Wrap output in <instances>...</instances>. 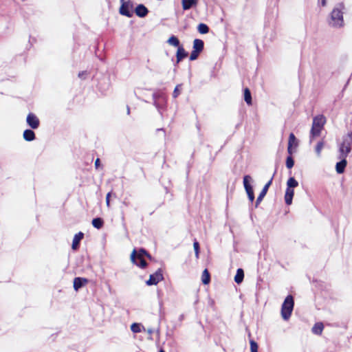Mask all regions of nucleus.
<instances>
[{
	"label": "nucleus",
	"mask_w": 352,
	"mask_h": 352,
	"mask_svg": "<svg viewBox=\"0 0 352 352\" xmlns=\"http://www.w3.org/2000/svg\"><path fill=\"white\" fill-rule=\"evenodd\" d=\"M153 104L157 109L158 112L162 115V111L166 109L167 99L166 96L162 91H157L153 94Z\"/></svg>",
	"instance_id": "39448f33"
},
{
	"label": "nucleus",
	"mask_w": 352,
	"mask_h": 352,
	"mask_svg": "<svg viewBox=\"0 0 352 352\" xmlns=\"http://www.w3.org/2000/svg\"><path fill=\"white\" fill-rule=\"evenodd\" d=\"M339 153L348 155L352 151V131L342 137V142L339 145Z\"/></svg>",
	"instance_id": "0eeeda50"
},
{
	"label": "nucleus",
	"mask_w": 352,
	"mask_h": 352,
	"mask_svg": "<svg viewBox=\"0 0 352 352\" xmlns=\"http://www.w3.org/2000/svg\"><path fill=\"white\" fill-rule=\"evenodd\" d=\"M326 123V118L323 115H318L313 118L312 126L310 131V142L313 139L320 135L321 131Z\"/></svg>",
	"instance_id": "f03ea898"
},
{
	"label": "nucleus",
	"mask_w": 352,
	"mask_h": 352,
	"mask_svg": "<svg viewBox=\"0 0 352 352\" xmlns=\"http://www.w3.org/2000/svg\"><path fill=\"white\" fill-rule=\"evenodd\" d=\"M348 155L339 153L338 159L340 160L336 164V170L337 173L342 174L344 172L347 165L346 157Z\"/></svg>",
	"instance_id": "9d476101"
},
{
	"label": "nucleus",
	"mask_w": 352,
	"mask_h": 352,
	"mask_svg": "<svg viewBox=\"0 0 352 352\" xmlns=\"http://www.w3.org/2000/svg\"><path fill=\"white\" fill-rule=\"evenodd\" d=\"M144 258V254L140 252V248L138 249L134 248L130 256L132 263L141 269H146L148 266V263Z\"/></svg>",
	"instance_id": "423d86ee"
},
{
	"label": "nucleus",
	"mask_w": 352,
	"mask_h": 352,
	"mask_svg": "<svg viewBox=\"0 0 352 352\" xmlns=\"http://www.w3.org/2000/svg\"><path fill=\"white\" fill-rule=\"evenodd\" d=\"M340 7H343V4H342V3H341V4L340 5Z\"/></svg>",
	"instance_id": "603ef678"
},
{
	"label": "nucleus",
	"mask_w": 352,
	"mask_h": 352,
	"mask_svg": "<svg viewBox=\"0 0 352 352\" xmlns=\"http://www.w3.org/2000/svg\"><path fill=\"white\" fill-rule=\"evenodd\" d=\"M182 87V85H177L175 87V89L173 91V97L174 98H176L178 97V96L180 94V89L179 88Z\"/></svg>",
	"instance_id": "58836bf2"
},
{
	"label": "nucleus",
	"mask_w": 352,
	"mask_h": 352,
	"mask_svg": "<svg viewBox=\"0 0 352 352\" xmlns=\"http://www.w3.org/2000/svg\"><path fill=\"white\" fill-rule=\"evenodd\" d=\"M157 332L158 333H160V329H158L157 330Z\"/></svg>",
	"instance_id": "3c124183"
},
{
	"label": "nucleus",
	"mask_w": 352,
	"mask_h": 352,
	"mask_svg": "<svg viewBox=\"0 0 352 352\" xmlns=\"http://www.w3.org/2000/svg\"><path fill=\"white\" fill-rule=\"evenodd\" d=\"M130 112H131L130 107H129V105H127V106H126V113H127L128 115H129V114H130Z\"/></svg>",
	"instance_id": "a18cd8bd"
},
{
	"label": "nucleus",
	"mask_w": 352,
	"mask_h": 352,
	"mask_svg": "<svg viewBox=\"0 0 352 352\" xmlns=\"http://www.w3.org/2000/svg\"><path fill=\"white\" fill-rule=\"evenodd\" d=\"M164 279L162 270L159 268L155 273L149 276L148 280L146 281V284L148 286L156 285L160 281Z\"/></svg>",
	"instance_id": "1a4fd4ad"
},
{
	"label": "nucleus",
	"mask_w": 352,
	"mask_h": 352,
	"mask_svg": "<svg viewBox=\"0 0 352 352\" xmlns=\"http://www.w3.org/2000/svg\"><path fill=\"white\" fill-rule=\"evenodd\" d=\"M244 278V271L242 268H239L236 270V273L234 276V281L237 284H240L243 282Z\"/></svg>",
	"instance_id": "393cba45"
},
{
	"label": "nucleus",
	"mask_w": 352,
	"mask_h": 352,
	"mask_svg": "<svg viewBox=\"0 0 352 352\" xmlns=\"http://www.w3.org/2000/svg\"><path fill=\"white\" fill-rule=\"evenodd\" d=\"M294 307V299L292 295H288L285 298L281 306V316L284 320H288L292 314Z\"/></svg>",
	"instance_id": "7ed1b4c3"
},
{
	"label": "nucleus",
	"mask_w": 352,
	"mask_h": 352,
	"mask_svg": "<svg viewBox=\"0 0 352 352\" xmlns=\"http://www.w3.org/2000/svg\"><path fill=\"white\" fill-rule=\"evenodd\" d=\"M95 168L98 170H102L103 165L102 164L100 158H97L94 164Z\"/></svg>",
	"instance_id": "4c0bfd02"
},
{
	"label": "nucleus",
	"mask_w": 352,
	"mask_h": 352,
	"mask_svg": "<svg viewBox=\"0 0 352 352\" xmlns=\"http://www.w3.org/2000/svg\"><path fill=\"white\" fill-rule=\"evenodd\" d=\"M85 75H86V72H82L81 73H79L78 76L82 78V76H84Z\"/></svg>",
	"instance_id": "c03bdc74"
},
{
	"label": "nucleus",
	"mask_w": 352,
	"mask_h": 352,
	"mask_svg": "<svg viewBox=\"0 0 352 352\" xmlns=\"http://www.w3.org/2000/svg\"><path fill=\"white\" fill-rule=\"evenodd\" d=\"M112 194V192H109L106 196V204L108 207L110 206V197Z\"/></svg>",
	"instance_id": "ea45409f"
},
{
	"label": "nucleus",
	"mask_w": 352,
	"mask_h": 352,
	"mask_svg": "<svg viewBox=\"0 0 352 352\" xmlns=\"http://www.w3.org/2000/svg\"><path fill=\"white\" fill-rule=\"evenodd\" d=\"M243 96H244V100L248 105H251L252 104V94L249 88L245 87L243 89Z\"/></svg>",
	"instance_id": "5701e85b"
},
{
	"label": "nucleus",
	"mask_w": 352,
	"mask_h": 352,
	"mask_svg": "<svg viewBox=\"0 0 352 352\" xmlns=\"http://www.w3.org/2000/svg\"><path fill=\"white\" fill-rule=\"evenodd\" d=\"M320 3L322 6H325L327 5V0H321Z\"/></svg>",
	"instance_id": "37998d69"
},
{
	"label": "nucleus",
	"mask_w": 352,
	"mask_h": 352,
	"mask_svg": "<svg viewBox=\"0 0 352 352\" xmlns=\"http://www.w3.org/2000/svg\"><path fill=\"white\" fill-rule=\"evenodd\" d=\"M251 352H258V345L254 340H250Z\"/></svg>",
	"instance_id": "f704fd0d"
},
{
	"label": "nucleus",
	"mask_w": 352,
	"mask_h": 352,
	"mask_svg": "<svg viewBox=\"0 0 352 352\" xmlns=\"http://www.w3.org/2000/svg\"><path fill=\"white\" fill-rule=\"evenodd\" d=\"M204 49V42L199 38L193 41L192 50L201 53Z\"/></svg>",
	"instance_id": "aec40b11"
},
{
	"label": "nucleus",
	"mask_w": 352,
	"mask_h": 352,
	"mask_svg": "<svg viewBox=\"0 0 352 352\" xmlns=\"http://www.w3.org/2000/svg\"><path fill=\"white\" fill-rule=\"evenodd\" d=\"M157 131H163V129H158Z\"/></svg>",
	"instance_id": "8fccbe9b"
},
{
	"label": "nucleus",
	"mask_w": 352,
	"mask_h": 352,
	"mask_svg": "<svg viewBox=\"0 0 352 352\" xmlns=\"http://www.w3.org/2000/svg\"><path fill=\"white\" fill-rule=\"evenodd\" d=\"M248 199L250 200V201L251 203H252L254 201V199H255L254 193L248 195Z\"/></svg>",
	"instance_id": "a19ab883"
},
{
	"label": "nucleus",
	"mask_w": 352,
	"mask_h": 352,
	"mask_svg": "<svg viewBox=\"0 0 352 352\" xmlns=\"http://www.w3.org/2000/svg\"><path fill=\"white\" fill-rule=\"evenodd\" d=\"M193 248L195 250V256L197 258H198L200 252V245L199 243L196 239L193 242Z\"/></svg>",
	"instance_id": "473e14b6"
},
{
	"label": "nucleus",
	"mask_w": 352,
	"mask_h": 352,
	"mask_svg": "<svg viewBox=\"0 0 352 352\" xmlns=\"http://www.w3.org/2000/svg\"><path fill=\"white\" fill-rule=\"evenodd\" d=\"M298 186V181L294 177H291L287 182V188L294 189Z\"/></svg>",
	"instance_id": "c756f323"
},
{
	"label": "nucleus",
	"mask_w": 352,
	"mask_h": 352,
	"mask_svg": "<svg viewBox=\"0 0 352 352\" xmlns=\"http://www.w3.org/2000/svg\"><path fill=\"white\" fill-rule=\"evenodd\" d=\"M179 63H177V60L175 61V63H174V66L176 67Z\"/></svg>",
	"instance_id": "49530a36"
},
{
	"label": "nucleus",
	"mask_w": 352,
	"mask_h": 352,
	"mask_svg": "<svg viewBox=\"0 0 352 352\" xmlns=\"http://www.w3.org/2000/svg\"><path fill=\"white\" fill-rule=\"evenodd\" d=\"M323 329H324V325H323L322 322H318L315 323V324L312 327L311 331H312L313 333H314L316 335H321L322 332L323 331Z\"/></svg>",
	"instance_id": "b1692460"
},
{
	"label": "nucleus",
	"mask_w": 352,
	"mask_h": 352,
	"mask_svg": "<svg viewBox=\"0 0 352 352\" xmlns=\"http://www.w3.org/2000/svg\"><path fill=\"white\" fill-rule=\"evenodd\" d=\"M272 180H273V176L271 177V179L263 186L262 190L261 191L260 194L258 195V197H257V199L256 200V203H255V207L256 208H257L258 206L260 203L262 201V200L263 199V198L266 195V194H267V191L269 190V188L270 187V186L272 184Z\"/></svg>",
	"instance_id": "9b49d317"
},
{
	"label": "nucleus",
	"mask_w": 352,
	"mask_h": 352,
	"mask_svg": "<svg viewBox=\"0 0 352 352\" xmlns=\"http://www.w3.org/2000/svg\"><path fill=\"white\" fill-rule=\"evenodd\" d=\"M159 352H165V351L161 349H160Z\"/></svg>",
	"instance_id": "de8ad7c7"
},
{
	"label": "nucleus",
	"mask_w": 352,
	"mask_h": 352,
	"mask_svg": "<svg viewBox=\"0 0 352 352\" xmlns=\"http://www.w3.org/2000/svg\"><path fill=\"white\" fill-rule=\"evenodd\" d=\"M197 4L198 0H182V5L184 10H188L195 8Z\"/></svg>",
	"instance_id": "f3484780"
},
{
	"label": "nucleus",
	"mask_w": 352,
	"mask_h": 352,
	"mask_svg": "<svg viewBox=\"0 0 352 352\" xmlns=\"http://www.w3.org/2000/svg\"><path fill=\"white\" fill-rule=\"evenodd\" d=\"M210 28L209 27L203 23H201L197 26V31L202 34H205L209 32Z\"/></svg>",
	"instance_id": "c85d7f7f"
},
{
	"label": "nucleus",
	"mask_w": 352,
	"mask_h": 352,
	"mask_svg": "<svg viewBox=\"0 0 352 352\" xmlns=\"http://www.w3.org/2000/svg\"><path fill=\"white\" fill-rule=\"evenodd\" d=\"M134 12L138 17L144 18L148 14L149 10L144 4L140 3L135 7Z\"/></svg>",
	"instance_id": "4468645a"
},
{
	"label": "nucleus",
	"mask_w": 352,
	"mask_h": 352,
	"mask_svg": "<svg viewBox=\"0 0 352 352\" xmlns=\"http://www.w3.org/2000/svg\"><path fill=\"white\" fill-rule=\"evenodd\" d=\"M166 42L169 45L176 47L177 48L179 47V46H182V45H180V41L179 38L175 35H171Z\"/></svg>",
	"instance_id": "bb28decb"
},
{
	"label": "nucleus",
	"mask_w": 352,
	"mask_h": 352,
	"mask_svg": "<svg viewBox=\"0 0 352 352\" xmlns=\"http://www.w3.org/2000/svg\"><path fill=\"white\" fill-rule=\"evenodd\" d=\"M294 195V190L287 188L285 193V202L286 205L289 206L292 204Z\"/></svg>",
	"instance_id": "6ab92c4d"
},
{
	"label": "nucleus",
	"mask_w": 352,
	"mask_h": 352,
	"mask_svg": "<svg viewBox=\"0 0 352 352\" xmlns=\"http://www.w3.org/2000/svg\"><path fill=\"white\" fill-rule=\"evenodd\" d=\"M84 236V234L82 232H78V234H75L72 248L74 250H76L78 248L80 241L82 239Z\"/></svg>",
	"instance_id": "412c9836"
},
{
	"label": "nucleus",
	"mask_w": 352,
	"mask_h": 352,
	"mask_svg": "<svg viewBox=\"0 0 352 352\" xmlns=\"http://www.w3.org/2000/svg\"><path fill=\"white\" fill-rule=\"evenodd\" d=\"M200 54L201 53H199V52L192 50L190 54L189 60L190 61L197 60L199 58Z\"/></svg>",
	"instance_id": "c9c22d12"
},
{
	"label": "nucleus",
	"mask_w": 352,
	"mask_h": 352,
	"mask_svg": "<svg viewBox=\"0 0 352 352\" xmlns=\"http://www.w3.org/2000/svg\"><path fill=\"white\" fill-rule=\"evenodd\" d=\"M142 328L145 330L144 327L140 324V323H138V322H133L131 325V331H133V333H140L142 331Z\"/></svg>",
	"instance_id": "7c9ffc66"
},
{
	"label": "nucleus",
	"mask_w": 352,
	"mask_h": 352,
	"mask_svg": "<svg viewBox=\"0 0 352 352\" xmlns=\"http://www.w3.org/2000/svg\"><path fill=\"white\" fill-rule=\"evenodd\" d=\"M23 137L25 140L30 142L36 138L34 132L31 129H26L23 131Z\"/></svg>",
	"instance_id": "4be33fe9"
},
{
	"label": "nucleus",
	"mask_w": 352,
	"mask_h": 352,
	"mask_svg": "<svg viewBox=\"0 0 352 352\" xmlns=\"http://www.w3.org/2000/svg\"><path fill=\"white\" fill-rule=\"evenodd\" d=\"M154 332V330L151 328H149L147 329V333L149 334V335H152Z\"/></svg>",
	"instance_id": "79ce46f5"
},
{
	"label": "nucleus",
	"mask_w": 352,
	"mask_h": 352,
	"mask_svg": "<svg viewBox=\"0 0 352 352\" xmlns=\"http://www.w3.org/2000/svg\"><path fill=\"white\" fill-rule=\"evenodd\" d=\"M252 178L250 175H245L243 176V186L247 193V195L254 194V188L252 185Z\"/></svg>",
	"instance_id": "f8f14e48"
},
{
	"label": "nucleus",
	"mask_w": 352,
	"mask_h": 352,
	"mask_svg": "<svg viewBox=\"0 0 352 352\" xmlns=\"http://www.w3.org/2000/svg\"><path fill=\"white\" fill-rule=\"evenodd\" d=\"M294 163L295 162L294 158L292 157V155H289V156L287 157L285 164L286 167L288 169H291L292 168H293V166H294Z\"/></svg>",
	"instance_id": "2f4dec72"
},
{
	"label": "nucleus",
	"mask_w": 352,
	"mask_h": 352,
	"mask_svg": "<svg viewBox=\"0 0 352 352\" xmlns=\"http://www.w3.org/2000/svg\"><path fill=\"white\" fill-rule=\"evenodd\" d=\"M119 13L124 16L131 18L133 16V3L131 1H120Z\"/></svg>",
	"instance_id": "6e6552de"
},
{
	"label": "nucleus",
	"mask_w": 352,
	"mask_h": 352,
	"mask_svg": "<svg viewBox=\"0 0 352 352\" xmlns=\"http://www.w3.org/2000/svg\"><path fill=\"white\" fill-rule=\"evenodd\" d=\"M27 124L33 129H37L40 125L38 117L33 113H30L26 118Z\"/></svg>",
	"instance_id": "ddd939ff"
},
{
	"label": "nucleus",
	"mask_w": 352,
	"mask_h": 352,
	"mask_svg": "<svg viewBox=\"0 0 352 352\" xmlns=\"http://www.w3.org/2000/svg\"><path fill=\"white\" fill-rule=\"evenodd\" d=\"M201 282L204 285H208L210 282V274L207 269H205L202 272Z\"/></svg>",
	"instance_id": "cd10ccee"
},
{
	"label": "nucleus",
	"mask_w": 352,
	"mask_h": 352,
	"mask_svg": "<svg viewBox=\"0 0 352 352\" xmlns=\"http://www.w3.org/2000/svg\"><path fill=\"white\" fill-rule=\"evenodd\" d=\"M323 146H324V142L322 141H320L317 143L316 148H315V151L318 156L320 155V153H321V151H322Z\"/></svg>",
	"instance_id": "72a5a7b5"
},
{
	"label": "nucleus",
	"mask_w": 352,
	"mask_h": 352,
	"mask_svg": "<svg viewBox=\"0 0 352 352\" xmlns=\"http://www.w3.org/2000/svg\"><path fill=\"white\" fill-rule=\"evenodd\" d=\"M349 80H348V81L346 82V85H345L344 87H345L349 84Z\"/></svg>",
	"instance_id": "09e8293b"
},
{
	"label": "nucleus",
	"mask_w": 352,
	"mask_h": 352,
	"mask_svg": "<svg viewBox=\"0 0 352 352\" xmlns=\"http://www.w3.org/2000/svg\"><path fill=\"white\" fill-rule=\"evenodd\" d=\"M91 224L94 228L99 230L103 227L104 220L101 217H96L92 219Z\"/></svg>",
	"instance_id": "a878e982"
},
{
	"label": "nucleus",
	"mask_w": 352,
	"mask_h": 352,
	"mask_svg": "<svg viewBox=\"0 0 352 352\" xmlns=\"http://www.w3.org/2000/svg\"><path fill=\"white\" fill-rule=\"evenodd\" d=\"M140 252L144 254L145 257H146L150 261L153 260V257L148 253V252L144 248H140Z\"/></svg>",
	"instance_id": "e433bc0d"
},
{
	"label": "nucleus",
	"mask_w": 352,
	"mask_h": 352,
	"mask_svg": "<svg viewBox=\"0 0 352 352\" xmlns=\"http://www.w3.org/2000/svg\"><path fill=\"white\" fill-rule=\"evenodd\" d=\"M91 81L92 85H95L103 94L109 90L111 85L109 76L107 74L97 73L92 78Z\"/></svg>",
	"instance_id": "f257e3e1"
},
{
	"label": "nucleus",
	"mask_w": 352,
	"mask_h": 352,
	"mask_svg": "<svg viewBox=\"0 0 352 352\" xmlns=\"http://www.w3.org/2000/svg\"><path fill=\"white\" fill-rule=\"evenodd\" d=\"M88 280L85 278L76 277L74 280V288L76 291L78 290L82 286L86 285Z\"/></svg>",
	"instance_id": "a211bd4d"
},
{
	"label": "nucleus",
	"mask_w": 352,
	"mask_h": 352,
	"mask_svg": "<svg viewBox=\"0 0 352 352\" xmlns=\"http://www.w3.org/2000/svg\"><path fill=\"white\" fill-rule=\"evenodd\" d=\"M188 55V53L185 50L183 45L179 46L176 52L177 63H180Z\"/></svg>",
	"instance_id": "dca6fc26"
},
{
	"label": "nucleus",
	"mask_w": 352,
	"mask_h": 352,
	"mask_svg": "<svg viewBox=\"0 0 352 352\" xmlns=\"http://www.w3.org/2000/svg\"><path fill=\"white\" fill-rule=\"evenodd\" d=\"M329 25L333 28H340L344 25L343 12L341 8H335L330 14Z\"/></svg>",
	"instance_id": "20e7f679"
},
{
	"label": "nucleus",
	"mask_w": 352,
	"mask_h": 352,
	"mask_svg": "<svg viewBox=\"0 0 352 352\" xmlns=\"http://www.w3.org/2000/svg\"><path fill=\"white\" fill-rule=\"evenodd\" d=\"M298 144V142L296 136L293 133H291L289 135V140H288V145H287V152L289 155L293 154V149L292 147H297Z\"/></svg>",
	"instance_id": "2eb2a0df"
}]
</instances>
